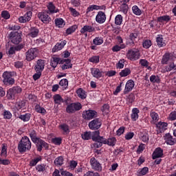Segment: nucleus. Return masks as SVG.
I'll return each instance as SVG.
<instances>
[{"label":"nucleus","instance_id":"nucleus-5","mask_svg":"<svg viewBox=\"0 0 176 176\" xmlns=\"http://www.w3.org/2000/svg\"><path fill=\"white\" fill-rule=\"evenodd\" d=\"M23 91V89L21 87L19 86L13 87L12 88H10L7 91V98L8 100H14L16 98V96L17 94H20Z\"/></svg>","mask_w":176,"mask_h":176},{"label":"nucleus","instance_id":"nucleus-8","mask_svg":"<svg viewBox=\"0 0 176 176\" xmlns=\"http://www.w3.org/2000/svg\"><path fill=\"white\" fill-rule=\"evenodd\" d=\"M38 49L30 48L28 51L25 52V60L27 61H32L34 58L38 57Z\"/></svg>","mask_w":176,"mask_h":176},{"label":"nucleus","instance_id":"nucleus-13","mask_svg":"<svg viewBox=\"0 0 176 176\" xmlns=\"http://www.w3.org/2000/svg\"><path fill=\"white\" fill-rule=\"evenodd\" d=\"M32 18V11H28L23 16L19 17L18 21L21 23V24H25V23H30Z\"/></svg>","mask_w":176,"mask_h":176},{"label":"nucleus","instance_id":"nucleus-57","mask_svg":"<svg viewBox=\"0 0 176 176\" xmlns=\"http://www.w3.org/2000/svg\"><path fill=\"white\" fill-rule=\"evenodd\" d=\"M21 28V27H20V25H16V24L8 25V30H10V31H19V30H20Z\"/></svg>","mask_w":176,"mask_h":176},{"label":"nucleus","instance_id":"nucleus-17","mask_svg":"<svg viewBox=\"0 0 176 176\" xmlns=\"http://www.w3.org/2000/svg\"><path fill=\"white\" fill-rule=\"evenodd\" d=\"M101 121L98 118L94 119L89 123L90 130H98L101 127Z\"/></svg>","mask_w":176,"mask_h":176},{"label":"nucleus","instance_id":"nucleus-50","mask_svg":"<svg viewBox=\"0 0 176 176\" xmlns=\"http://www.w3.org/2000/svg\"><path fill=\"white\" fill-rule=\"evenodd\" d=\"M1 16L4 20H9L10 19V13L8 10H3L1 13Z\"/></svg>","mask_w":176,"mask_h":176},{"label":"nucleus","instance_id":"nucleus-58","mask_svg":"<svg viewBox=\"0 0 176 176\" xmlns=\"http://www.w3.org/2000/svg\"><path fill=\"white\" fill-rule=\"evenodd\" d=\"M124 63H126V60H124V59L120 60L116 65L117 69H122L124 68Z\"/></svg>","mask_w":176,"mask_h":176},{"label":"nucleus","instance_id":"nucleus-1","mask_svg":"<svg viewBox=\"0 0 176 176\" xmlns=\"http://www.w3.org/2000/svg\"><path fill=\"white\" fill-rule=\"evenodd\" d=\"M32 148V142L28 136H23L18 143L17 149L19 153H25L30 152Z\"/></svg>","mask_w":176,"mask_h":176},{"label":"nucleus","instance_id":"nucleus-33","mask_svg":"<svg viewBox=\"0 0 176 176\" xmlns=\"http://www.w3.org/2000/svg\"><path fill=\"white\" fill-rule=\"evenodd\" d=\"M171 20V17L170 15H163L157 17V23H168Z\"/></svg>","mask_w":176,"mask_h":176},{"label":"nucleus","instance_id":"nucleus-42","mask_svg":"<svg viewBox=\"0 0 176 176\" xmlns=\"http://www.w3.org/2000/svg\"><path fill=\"white\" fill-rule=\"evenodd\" d=\"M0 156L1 157H6V156H8V146L6 144H2Z\"/></svg>","mask_w":176,"mask_h":176},{"label":"nucleus","instance_id":"nucleus-35","mask_svg":"<svg viewBox=\"0 0 176 176\" xmlns=\"http://www.w3.org/2000/svg\"><path fill=\"white\" fill-rule=\"evenodd\" d=\"M76 93L78 97H79V98H81V100H85L86 97H87L86 91L82 88H79L78 89H77Z\"/></svg>","mask_w":176,"mask_h":176},{"label":"nucleus","instance_id":"nucleus-61","mask_svg":"<svg viewBox=\"0 0 176 176\" xmlns=\"http://www.w3.org/2000/svg\"><path fill=\"white\" fill-rule=\"evenodd\" d=\"M82 140H91V132H85L84 134L81 135Z\"/></svg>","mask_w":176,"mask_h":176},{"label":"nucleus","instance_id":"nucleus-54","mask_svg":"<svg viewBox=\"0 0 176 176\" xmlns=\"http://www.w3.org/2000/svg\"><path fill=\"white\" fill-rule=\"evenodd\" d=\"M89 63H93V64H98L100 63V56H93L89 58Z\"/></svg>","mask_w":176,"mask_h":176},{"label":"nucleus","instance_id":"nucleus-47","mask_svg":"<svg viewBox=\"0 0 176 176\" xmlns=\"http://www.w3.org/2000/svg\"><path fill=\"white\" fill-rule=\"evenodd\" d=\"M152 45H153V43H152V41L149 39L144 40L142 42V46L144 49H149Z\"/></svg>","mask_w":176,"mask_h":176},{"label":"nucleus","instance_id":"nucleus-55","mask_svg":"<svg viewBox=\"0 0 176 176\" xmlns=\"http://www.w3.org/2000/svg\"><path fill=\"white\" fill-rule=\"evenodd\" d=\"M126 47V45L121 44L120 45H116L112 47L113 52H120L122 49H124Z\"/></svg>","mask_w":176,"mask_h":176},{"label":"nucleus","instance_id":"nucleus-4","mask_svg":"<svg viewBox=\"0 0 176 176\" xmlns=\"http://www.w3.org/2000/svg\"><path fill=\"white\" fill-rule=\"evenodd\" d=\"M2 77L3 83H4L6 86L14 85V78H13V73L12 72H4Z\"/></svg>","mask_w":176,"mask_h":176},{"label":"nucleus","instance_id":"nucleus-25","mask_svg":"<svg viewBox=\"0 0 176 176\" xmlns=\"http://www.w3.org/2000/svg\"><path fill=\"white\" fill-rule=\"evenodd\" d=\"M58 129L61 130L64 135H68V134L71 133V131L69 130V126L67 123L61 124L58 126Z\"/></svg>","mask_w":176,"mask_h":176},{"label":"nucleus","instance_id":"nucleus-51","mask_svg":"<svg viewBox=\"0 0 176 176\" xmlns=\"http://www.w3.org/2000/svg\"><path fill=\"white\" fill-rule=\"evenodd\" d=\"M36 170L38 173H44V171H46V165L44 164H38L36 166Z\"/></svg>","mask_w":176,"mask_h":176},{"label":"nucleus","instance_id":"nucleus-2","mask_svg":"<svg viewBox=\"0 0 176 176\" xmlns=\"http://www.w3.org/2000/svg\"><path fill=\"white\" fill-rule=\"evenodd\" d=\"M82 103L79 102H75L69 103L67 105L65 111L67 113H75V112H78V111H80L82 109Z\"/></svg>","mask_w":176,"mask_h":176},{"label":"nucleus","instance_id":"nucleus-15","mask_svg":"<svg viewBox=\"0 0 176 176\" xmlns=\"http://www.w3.org/2000/svg\"><path fill=\"white\" fill-rule=\"evenodd\" d=\"M96 21L98 24H104L107 21V14L104 12L99 11L96 16Z\"/></svg>","mask_w":176,"mask_h":176},{"label":"nucleus","instance_id":"nucleus-34","mask_svg":"<svg viewBox=\"0 0 176 176\" xmlns=\"http://www.w3.org/2000/svg\"><path fill=\"white\" fill-rule=\"evenodd\" d=\"M139 137L141 141L145 142L146 144H147V142L149 141V135H148V133L146 132H140Z\"/></svg>","mask_w":176,"mask_h":176},{"label":"nucleus","instance_id":"nucleus-56","mask_svg":"<svg viewBox=\"0 0 176 176\" xmlns=\"http://www.w3.org/2000/svg\"><path fill=\"white\" fill-rule=\"evenodd\" d=\"M94 142H99L102 145L104 144V145H107V138L100 136L98 138H95Z\"/></svg>","mask_w":176,"mask_h":176},{"label":"nucleus","instance_id":"nucleus-24","mask_svg":"<svg viewBox=\"0 0 176 176\" xmlns=\"http://www.w3.org/2000/svg\"><path fill=\"white\" fill-rule=\"evenodd\" d=\"M94 24L92 25H85L80 30V34H86V32H96V28Z\"/></svg>","mask_w":176,"mask_h":176},{"label":"nucleus","instance_id":"nucleus-30","mask_svg":"<svg viewBox=\"0 0 176 176\" xmlns=\"http://www.w3.org/2000/svg\"><path fill=\"white\" fill-rule=\"evenodd\" d=\"M53 100L54 104H56V105H61V104L64 103V99L63 98V97H61V95L60 94H55L53 96Z\"/></svg>","mask_w":176,"mask_h":176},{"label":"nucleus","instance_id":"nucleus-64","mask_svg":"<svg viewBox=\"0 0 176 176\" xmlns=\"http://www.w3.org/2000/svg\"><path fill=\"white\" fill-rule=\"evenodd\" d=\"M78 166V162L75 160H71L69 162V168L70 170H75Z\"/></svg>","mask_w":176,"mask_h":176},{"label":"nucleus","instance_id":"nucleus-52","mask_svg":"<svg viewBox=\"0 0 176 176\" xmlns=\"http://www.w3.org/2000/svg\"><path fill=\"white\" fill-rule=\"evenodd\" d=\"M14 106L19 111H20V109H24V108H25V102H24V101L17 102L15 103Z\"/></svg>","mask_w":176,"mask_h":176},{"label":"nucleus","instance_id":"nucleus-19","mask_svg":"<svg viewBox=\"0 0 176 176\" xmlns=\"http://www.w3.org/2000/svg\"><path fill=\"white\" fill-rule=\"evenodd\" d=\"M134 86H135V83L134 82V80H129L126 85L125 88L124 89V94H129L133 89H134Z\"/></svg>","mask_w":176,"mask_h":176},{"label":"nucleus","instance_id":"nucleus-22","mask_svg":"<svg viewBox=\"0 0 176 176\" xmlns=\"http://www.w3.org/2000/svg\"><path fill=\"white\" fill-rule=\"evenodd\" d=\"M164 140L167 145H175L176 138H173L170 133L165 134Z\"/></svg>","mask_w":176,"mask_h":176},{"label":"nucleus","instance_id":"nucleus-46","mask_svg":"<svg viewBox=\"0 0 176 176\" xmlns=\"http://www.w3.org/2000/svg\"><path fill=\"white\" fill-rule=\"evenodd\" d=\"M147 173H149V168L144 166V168L138 170V174L139 176L146 175Z\"/></svg>","mask_w":176,"mask_h":176},{"label":"nucleus","instance_id":"nucleus-39","mask_svg":"<svg viewBox=\"0 0 176 176\" xmlns=\"http://www.w3.org/2000/svg\"><path fill=\"white\" fill-rule=\"evenodd\" d=\"M76 30H78V25H73L66 30L65 34L66 35H72Z\"/></svg>","mask_w":176,"mask_h":176},{"label":"nucleus","instance_id":"nucleus-9","mask_svg":"<svg viewBox=\"0 0 176 176\" xmlns=\"http://www.w3.org/2000/svg\"><path fill=\"white\" fill-rule=\"evenodd\" d=\"M176 58V54L175 52H166L162 58L161 63L164 65L168 64V61L171 60L174 61Z\"/></svg>","mask_w":176,"mask_h":176},{"label":"nucleus","instance_id":"nucleus-21","mask_svg":"<svg viewBox=\"0 0 176 176\" xmlns=\"http://www.w3.org/2000/svg\"><path fill=\"white\" fill-rule=\"evenodd\" d=\"M163 150L160 147H157L155 149L152 154V159L155 160V159H159L160 157H163L164 156Z\"/></svg>","mask_w":176,"mask_h":176},{"label":"nucleus","instance_id":"nucleus-14","mask_svg":"<svg viewBox=\"0 0 176 176\" xmlns=\"http://www.w3.org/2000/svg\"><path fill=\"white\" fill-rule=\"evenodd\" d=\"M38 18L44 24H49V23L52 21V18L50 17V16H49V14H47V11L46 12H38Z\"/></svg>","mask_w":176,"mask_h":176},{"label":"nucleus","instance_id":"nucleus-38","mask_svg":"<svg viewBox=\"0 0 176 176\" xmlns=\"http://www.w3.org/2000/svg\"><path fill=\"white\" fill-rule=\"evenodd\" d=\"M50 65L54 69H56L58 65V57L53 56L50 60Z\"/></svg>","mask_w":176,"mask_h":176},{"label":"nucleus","instance_id":"nucleus-7","mask_svg":"<svg viewBox=\"0 0 176 176\" xmlns=\"http://www.w3.org/2000/svg\"><path fill=\"white\" fill-rule=\"evenodd\" d=\"M21 33L15 32H11L10 34V39L14 45H19L20 43L23 41V38L21 37Z\"/></svg>","mask_w":176,"mask_h":176},{"label":"nucleus","instance_id":"nucleus-40","mask_svg":"<svg viewBox=\"0 0 176 176\" xmlns=\"http://www.w3.org/2000/svg\"><path fill=\"white\" fill-rule=\"evenodd\" d=\"M106 145H109V146H115L116 145V138L112 137L109 139H106Z\"/></svg>","mask_w":176,"mask_h":176},{"label":"nucleus","instance_id":"nucleus-27","mask_svg":"<svg viewBox=\"0 0 176 176\" xmlns=\"http://www.w3.org/2000/svg\"><path fill=\"white\" fill-rule=\"evenodd\" d=\"M156 42L158 47H164L166 46V42L164 41V38H163V35L158 34L156 37Z\"/></svg>","mask_w":176,"mask_h":176},{"label":"nucleus","instance_id":"nucleus-53","mask_svg":"<svg viewBox=\"0 0 176 176\" xmlns=\"http://www.w3.org/2000/svg\"><path fill=\"white\" fill-rule=\"evenodd\" d=\"M2 116L3 117V119H12V113L8 110H4L2 113Z\"/></svg>","mask_w":176,"mask_h":176},{"label":"nucleus","instance_id":"nucleus-45","mask_svg":"<svg viewBox=\"0 0 176 176\" xmlns=\"http://www.w3.org/2000/svg\"><path fill=\"white\" fill-rule=\"evenodd\" d=\"M150 82L151 83H160L161 80H160V77H159V76L157 75H152L150 76Z\"/></svg>","mask_w":176,"mask_h":176},{"label":"nucleus","instance_id":"nucleus-37","mask_svg":"<svg viewBox=\"0 0 176 176\" xmlns=\"http://www.w3.org/2000/svg\"><path fill=\"white\" fill-rule=\"evenodd\" d=\"M41 161H42V157L41 156L37 157L36 158H34L30 162L29 166L30 167H35V166H36V164H38V163H39V162H41Z\"/></svg>","mask_w":176,"mask_h":176},{"label":"nucleus","instance_id":"nucleus-3","mask_svg":"<svg viewBox=\"0 0 176 176\" xmlns=\"http://www.w3.org/2000/svg\"><path fill=\"white\" fill-rule=\"evenodd\" d=\"M126 57L130 61H137L140 60V54L138 49H130L128 50L126 54Z\"/></svg>","mask_w":176,"mask_h":176},{"label":"nucleus","instance_id":"nucleus-49","mask_svg":"<svg viewBox=\"0 0 176 176\" xmlns=\"http://www.w3.org/2000/svg\"><path fill=\"white\" fill-rule=\"evenodd\" d=\"M123 22V16L121 14H118L115 17V24L116 25H121Z\"/></svg>","mask_w":176,"mask_h":176},{"label":"nucleus","instance_id":"nucleus-26","mask_svg":"<svg viewBox=\"0 0 176 176\" xmlns=\"http://www.w3.org/2000/svg\"><path fill=\"white\" fill-rule=\"evenodd\" d=\"M138 113H140V109H138V108L135 107L132 109L131 119L133 122H137V120H138V118H140V116L138 115Z\"/></svg>","mask_w":176,"mask_h":176},{"label":"nucleus","instance_id":"nucleus-11","mask_svg":"<svg viewBox=\"0 0 176 176\" xmlns=\"http://www.w3.org/2000/svg\"><path fill=\"white\" fill-rule=\"evenodd\" d=\"M46 8L47 14H54L60 12V9L56 8V4H54V3L52 1L47 2L46 4Z\"/></svg>","mask_w":176,"mask_h":176},{"label":"nucleus","instance_id":"nucleus-29","mask_svg":"<svg viewBox=\"0 0 176 176\" xmlns=\"http://www.w3.org/2000/svg\"><path fill=\"white\" fill-rule=\"evenodd\" d=\"M28 35L31 38H36L39 35V29L35 27L31 28Z\"/></svg>","mask_w":176,"mask_h":176},{"label":"nucleus","instance_id":"nucleus-28","mask_svg":"<svg viewBox=\"0 0 176 176\" xmlns=\"http://www.w3.org/2000/svg\"><path fill=\"white\" fill-rule=\"evenodd\" d=\"M32 115L30 113H25L24 114H19L17 119H20L22 122H30Z\"/></svg>","mask_w":176,"mask_h":176},{"label":"nucleus","instance_id":"nucleus-48","mask_svg":"<svg viewBox=\"0 0 176 176\" xmlns=\"http://www.w3.org/2000/svg\"><path fill=\"white\" fill-rule=\"evenodd\" d=\"M34 109L37 113H42L43 115L46 113V109H45L43 107H41L39 104H36L34 107Z\"/></svg>","mask_w":176,"mask_h":176},{"label":"nucleus","instance_id":"nucleus-20","mask_svg":"<svg viewBox=\"0 0 176 176\" xmlns=\"http://www.w3.org/2000/svg\"><path fill=\"white\" fill-rule=\"evenodd\" d=\"M65 45H67V41L65 40L57 43L52 48V53H56V52H60V50H63Z\"/></svg>","mask_w":176,"mask_h":176},{"label":"nucleus","instance_id":"nucleus-10","mask_svg":"<svg viewBox=\"0 0 176 176\" xmlns=\"http://www.w3.org/2000/svg\"><path fill=\"white\" fill-rule=\"evenodd\" d=\"M89 163L92 170H94V171H98V173L102 171V166L101 165V163L96 159V157H91L89 160Z\"/></svg>","mask_w":176,"mask_h":176},{"label":"nucleus","instance_id":"nucleus-6","mask_svg":"<svg viewBox=\"0 0 176 176\" xmlns=\"http://www.w3.org/2000/svg\"><path fill=\"white\" fill-rule=\"evenodd\" d=\"M33 144L36 145L37 152H41L43 149L45 151L49 150V144L41 138H39Z\"/></svg>","mask_w":176,"mask_h":176},{"label":"nucleus","instance_id":"nucleus-44","mask_svg":"<svg viewBox=\"0 0 176 176\" xmlns=\"http://www.w3.org/2000/svg\"><path fill=\"white\" fill-rule=\"evenodd\" d=\"M132 12L135 16H141V14H142V10H141L138 6H133L132 7Z\"/></svg>","mask_w":176,"mask_h":176},{"label":"nucleus","instance_id":"nucleus-59","mask_svg":"<svg viewBox=\"0 0 176 176\" xmlns=\"http://www.w3.org/2000/svg\"><path fill=\"white\" fill-rule=\"evenodd\" d=\"M52 142L54 144V145H61L63 139H61V138H54L52 139Z\"/></svg>","mask_w":176,"mask_h":176},{"label":"nucleus","instance_id":"nucleus-32","mask_svg":"<svg viewBox=\"0 0 176 176\" xmlns=\"http://www.w3.org/2000/svg\"><path fill=\"white\" fill-rule=\"evenodd\" d=\"M54 23L56 27L58 28H63L64 25H65V21L62 18H56L54 20Z\"/></svg>","mask_w":176,"mask_h":176},{"label":"nucleus","instance_id":"nucleus-62","mask_svg":"<svg viewBox=\"0 0 176 176\" xmlns=\"http://www.w3.org/2000/svg\"><path fill=\"white\" fill-rule=\"evenodd\" d=\"M150 116L153 120V122H157V120H159V114H157V113L155 111H151L150 113Z\"/></svg>","mask_w":176,"mask_h":176},{"label":"nucleus","instance_id":"nucleus-18","mask_svg":"<svg viewBox=\"0 0 176 176\" xmlns=\"http://www.w3.org/2000/svg\"><path fill=\"white\" fill-rule=\"evenodd\" d=\"M45 63H46V60L38 59L36 61V65L34 66V71L36 72H43V69H45Z\"/></svg>","mask_w":176,"mask_h":176},{"label":"nucleus","instance_id":"nucleus-12","mask_svg":"<svg viewBox=\"0 0 176 176\" xmlns=\"http://www.w3.org/2000/svg\"><path fill=\"white\" fill-rule=\"evenodd\" d=\"M98 116V113L95 110H87L83 111L82 118L85 119V120H91V119H94V118H97Z\"/></svg>","mask_w":176,"mask_h":176},{"label":"nucleus","instance_id":"nucleus-41","mask_svg":"<svg viewBox=\"0 0 176 176\" xmlns=\"http://www.w3.org/2000/svg\"><path fill=\"white\" fill-rule=\"evenodd\" d=\"M131 74V70L129 68H125L120 72V76L121 78H126V76H129Z\"/></svg>","mask_w":176,"mask_h":176},{"label":"nucleus","instance_id":"nucleus-23","mask_svg":"<svg viewBox=\"0 0 176 176\" xmlns=\"http://www.w3.org/2000/svg\"><path fill=\"white\" fill-rule=\"evenodd\" d=\"M28 133L31 141L33 143L36 142V141L41 138L38 137V132H36L35 129H29Z\"/></svg>","mask_w":176,"mask_h":176},{"label":"nucleus","instance_id":"nucleus-16","mask_svg":"<svg viewBox=\"0 0 176 176\" xmlns=\"http://www.w3.org/2000/svg\"><path fill=\"white\" fill-rule=\"evenodd\" d=\"M91 74L94 78L96 79H100V78H104V72L98 68H91Z\"/></svg>","mask_w":176,"mask_h":176},{"label":"nucleus","instance_id":"nucleus-36","mask_svg":"<svg viewBox=\"0 0 176 176\" xmlns=\"http://www.w3.org/2000/svg\"><path fill=\"white\" fill-rule=\"evenodd\" d=\"M54 164H55V166H57V167L61 166L62 165L64 164V157L63 156L57 157L54 160Z\"/></svg>","mask_w":176,"mask_h":176},{"label":"nucleus","instance_id":"nucleus-60","mask_svg":"<svg viewBox=\"0 0 176 176\" xmlns=\"http://www.w3.org/2000/svg\"><path fill=\"white\" fill-rule=\"evenodd\" d=\"M69 10L73 17H78L80 14L79 12H78L75 8L72 7L69 8Z\"/></svg>","mask_w":176,"mask_h":176},{"label":"nucleus","instance_id":"nucleus-31","mask_svg":"<svg viewBox=\"0 0 176 176\" xmlns=\"http://www.w3.org/2000/svg\"><path fill=\"white\" fill-rule=\"evenodd\" d=\"M63 71H65V69H70L72 68V63H71V59L67 58L66 62L60 66Z\"/></svg>","mask_w":176,"mask_h":176},{"label":"nucleus","instance_id":"nucleus-43","mask_svg":"<svg viewBox=\"0 0 176 176\" xmlns=\"http://www.w3.org/2000/svg\"><path fill=\"white\" fill-rule=\"evenodd\" d=\"M93 43L96 46H100V45H102L104 43V39L102 38V37H100V36L96 37L93 40Z\"/></svg>","mask_w":176,"mask_h":176},{"label":"nucleus","instance_id":"nucleus-63","mask_svg":"<svg viewBox=\"0 0 176 176\" xmlns=\"http://www.w3.org/2000/svg\"><path fill=\"white\" fill-rule=\"evenodd\" d=\"M168 119L171 122L176 120V111H171L168 117Z\"/></svg>","mask_w":176,"mask_h":176}]
</instances>
